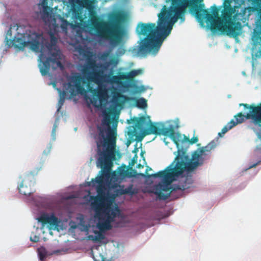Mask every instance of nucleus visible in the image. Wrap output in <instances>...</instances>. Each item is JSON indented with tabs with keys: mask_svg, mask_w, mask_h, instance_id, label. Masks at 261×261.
Here are the masks:
<instances>
[{
	"mask_svg": "<svg viewBox=\"0 0 261 261\" xmlns=\"http://www.w3.org/2000/svg\"><path fill=\"white\" fill-rule=\"evenodd\" d=\"M129 144H130V143L129 142H127V144H126L127 147H128Z\"/></svg>",
	"mask_w": 261,
	"mask_h": 261,
	"instance_id": "31",
	"label": "nucleus"
},
{
	"mask_svg": "<svg viewBox=\"0 0 261 261\" xmlns=\"http://www.w3.org/2000/svg\"><path fill=\"white\" fill-rule=\"evenodd\" d=\"M178 188L179 189H186V186H182V188L181 187H179Z\"/></svg>",
	"mask_w": 261,
	"mask_h": 261,
	"instance_id": "29",
	"label": "nucleus"
},
{
	"mask_svg": "<svg viewBox=\"0 0 261 261\" xmlns=\"http://www.w3.org/2000/svg\"><path fill=\"white\" fill-rule=\"evenodd\" d=\"M129 17L128 12L113 9L108 14V25L93 16L79 26L75 35L77 41L83 44L88 41L102 45L107 40L111 48L118 46L115 54L110 50L99 53L98 63L95 61V55L91 48L81 44L75 47L78 55L85 61L83 71L90 69L87 79L97 85L96 94L91 97L92 102L100 108L103 106L106 108L108 105V114L114 113L118 118L117 113L130 100L129 97L121 93L128 91L130 82L127 80L141 75L144 72L143 68L127 72L126 68L120 67L116 74L113 75L114 69L119 65L120 58L126 51L124 44L128 36L125 24Z\"/></svg>",
	"mask_w": 261,
	"mask_h": 261,
	"instance_id": "1",
	"label": "nucleus"
},
{
	"mask_svg": "<svg viewBox=\"0 0 261 261\" xmlns=\"http://www.w3.org/2000/svg\"><path fill=\"white\" fill-rule=\"evenodd\" d=\"M166 140H167V138H164V139H163V141L164 142V143L165 144V145H167L168 144L169 142H167L166 141Z\"/></svg>",
	"mask_w": 261,
	"mask_h": 261,
	"instance_id": "26",
	"label": "nucleus"
},
{
	"mask_svg": "<svg viewBox=\"0 0 261 261\" xmlns=\"http://www.w3.org/2000/svg\"><path fill=\"white\" fill-rule=\"evenodd\" d=\"M59 125V118H57L55 121L51 133V139L50 140L52 142H54L56 139V130Z\"/></svg>",
	"mask_w": 261,
	"mask_h": 261,
	"instance_id": "15",
	"label": "nucleus"
},
{
	"mask_svg": "<svg viewBox=\"0 0 261 261\" xmlns=\"http://www.w3.org/2000/svg\"><path fill=\"white\" fill-rule=\"evenodd\" d=\"M35 219L36 222L30 237L32 242L36 243L39 242L41 238L45 239L42 235L47 232L52 236V230L59 231L63 229L62 222L54 212H40L36 214Z\"/></svg>",
	"mask_w": 261,
	"mask_h": 261,
	"instance_id": "7",
	"label": "nucleus"
},
{
	"mask_svg": "<svg viewBox=\"0 0 261 261\" xmlns=\"http://www.w3.org/2000/svg\"><path fill=\"white\" fill-rule=\"evenodd\" d=\"M38 5L41 19L48 30L50 44H45L42 36L34 32L29 25L11 24L6 31L3 54L10 47L19 50L28 47L40 53L38 67L42 76L49 75L52 69H63L64 57L56 43L61 35H67L69 27L74 33L83 24L81 13L86 8L90 15L95 13L97 0H40Z\"/></svg>",
	"mask_w": 261,
	"mask_h": 261,
	"instance_id": "3",
	"label": "nucleus"
},
{
	"mask_svg": "<svg viewBox=\"0 0 261 261\" xmlns=\"http://www.w3.org/2000/svg\"><path fill=\"white\" fill-rule=\"evenodd\" d=\"M132 121L133 125L127 128L126 136L128 139L134 141L143 135L161 134L170 138L177 148V152H174L175 158L173 161L164 170L147 176L143 173L140 174L142 177L160 179V182L153 188L154 193L159 199L168 198L174 189L172 182L186 177L201 166L211 151L219 144L218 139L213 140L206 146L193 151L191 155H189L179 148L178 142L181 141V136L175 132L180 127L179 118L152 123L149 116L145 112L144 115L140 114L138 117L134 118Z\"/></svg>",
	"mask_w": 261,
	"mask_h": 261,
	"instance_id": "5",
	"label": "nucleus"
},
{
	"mask_svg": "<svg viewBox=\"0 0 261 261\" xmlns=\"http://www.w3.org/2000/svg\"><path fill=\"white\" fill-rule=\"evenodd\" d=\"M17 184V189L19 194L26 197L30 196L34 191L33 187L35 184V180L32 175L21 176L19 178Z\"/></svg>",
	"mask_w": 261,
	"mask_h": 261,
	"instance_id": "9",
	"label": "nucleus"
},
{
	"mask_svg": "<svg viewBox=\"0 0 261 261\" xmlns=\"http://www.w3.org/2000/svg\"><path fill=\"white\" fill-rule=\"evenodd\" d=\"M135 93H141L147 90V87L141 84V81H137L130 84V87Z\"/></svg>",
	"mask_w": 261,
	"mask_h": 261,
	"instance_id": "11",
	"label": "nucleus"
},
{
	"mask_svg": "<svg viewBox=\"0 0 261 261\" xmlns=\"http://www.w3.org/2000/svg\"><path fill=\"white\" fill-rule=\"evenodd\" d=\"M240 106H243L245 108H247L248 111L245 113L244 115L242 113H239L235 115L234 118L237 124L242 123L244 120V117L247 119H250L255 125L260 126L261 124V103L259 106L252 105L249 106L247 104L241 103Z\"/></svg>",
	"mask_w": 261,
	"mask_h": 261,
	"instance_id": "8",
	"label": "nucleus"
},
{
	"mask_svg": "<svg viewBox=\"0 0 261 261\" xmlns=\"http://www.w3.org/2000/svg\"><path fill=\"white\" fill-rule=\"evenodd\" d=\"M258 163H259V162H256L255 163L250 164L247 167L243 168L242 169L243 171L245 172V171H247V170H248V169H250L251 168L255 167L258 164Z\"/></svg>",
	"mask_w": 261,
	"mask_h": 261,
	"instance_id": "19",
	"label": "nucleus"
},
{
	"mask_svg": "<svg viewBox=\"0 0 261 261\" xmlns=\"http://www.w3.org/2000/svg\"><path fill=\"white\" fill-rule=\"evenodd\" d=\"M133 66H134V63H129V67H132Z\"/></svg>",
	"mask_w": 261,
	"mask_h": 261,
	"instance_id": "28",
	"label": "nucleus"
},
{
	"mask_svg": "<svg viewBox=\"0 0 261 261\" xmlns=\"http://www.w3.org/2000/svg\"><path fill=\"white\" fill-rule=\"evenodd\" d=\"M136 104L138 108L142 110H145L147 107V100L143 97L137 99Z\"/></svg>",
	"mask_w": 261,
	"mask_h": 261,
	"instance_id": "12",
	"label": "nucleus"
},
{
	"mask_svg": "<svg viewBox=\"0 0 261 261\" xmlns=\"http://www.w3.org/2000/svg\"><path fill=\"white\" fill-rule=\"evenodd\" d=\"M110 119L105 117L101 127L100 136L96 140L98 158L97 166L101 168L97 176L90 181L85 183V186L95 188L97 195L92 196L90 191L84 197L87 204H90L94 213L92 218L86 223L83 215L76 217L77 224L70 223L72 228H78L85 232L87 240L94 242H101L105 239V233L113 227H124L129 226L130 220L121 213L115 198L119 195L136 193L132 185L127 188L119 184L128 175L124 168L119 167L117 171L111 172V168L115 156L120 158L119 151L116 150L117 121L112 120V127L109 123Z\"/></svg>",
	"mask_w": 261,
	"mask_h": 261,
	"instance_id": "2",
	"label": "nucleus"
},
{
	"mask_svg": "<svg viewBox=\"0 0 261 261\" xmlns=\"http://www.w3.org/2000/svg\"><path fill=\"white\" fill-rule=\"evenodd\" d=\"M69 198H73V196H70Z\"/></svg>",
	"mask_w": 261,
	"mask_h": 261,
	"instance_id": "32",
	"label": "nucleus"
},
{
	"mask_svg": "<svg viewBox=\"0 0 261 261\" xmlns=\"http://www.w3.org/2000/svg\"><path fill=\"white\" fill-rule=\"evenodd\" d=\"M229 130V128H228V127L225 125L221 129V132H219L218 133V136L220 137H222L223 136V135L227 132Z\"/></svg>",
	"mask_w": 261,
	"mask_h": 261,
	"instance_id": "18",
	"label": "nucleus"
},
{
	"mask_svg": "<svg viewBox=\"0 0 261 261\" xmlns=\"http://www.w3.org/2000/svg\"><path fill=\"white\" fill-rule=\"evenodd\" d=\"M52 85H53V87H54L55 88H56V83H52Z\"/></svg>",
	"mask_w": 261,
	"mask_h": 261,
	"instance_id": "30",
	"label": "nucleus"
},
{
	"mask_svg": "<svg viewBox=\"0 0 261 261\" xmlns=\"http://www.w3.org/2000/svg\"><path fill=\"white\" fill-rule=\"evenodd\" d=\"M51 149V145L50 143L47 145L46 148L43 151V153L46 155L48 154L50 152Z\"/></svg>",
	"mask_w": 261,
	"mask_h": 261,
	"instance_id": "21",
	"label": "nucleus"
},
{
	"mask_svg": "<svg viewBox=\"0 0 261 261\" xmlns=\"http://www.w3.org/2000/svg\"><path fill=\"white\" fill-rule=\"evenodd\" d=\"M237 124V122H236L234 119H231L229 122H228L226 126L228 127V128L231 129L233 127L236 126Z\"/></svg>",
	"mask_w": 261,
	"mask_h": 261,
	"instance_id": "17",
	"label": "nucleus"
},
{
	"mask_svg": "<svg viewBox=\"0 0 261 261\" xmlns=\"http://www.w3.org/2000/svg\"><path fill=\"white\" fill-rule=\"evenodd\" d=\"M84 66L85 64L81 66V69L79 68L82 74L73 73L68 77V83L64 85V90L63 91H62L59 88H56L59 94V99L57 106V112H59L63 105L65 101V96L66 94L69 93L71 97L78 95L84 96L88 103L91 104L97 109L103 111V118L101 123L100 125L97 126L98 135L95 136V140L96 142V140L99 138L100 136L99 127H101L105 117H107L110 119L109 124L111 127H112V120L113 118H115V120L117 121V125L118 124V118L116 116L111 117L109 114H108L105 106H103L100 108L94 106L92 102L91 97L95 96L96 94L95 90H97V87L93 89L90 87V82H92L91 80L87 79L88 74L90 72V69H86L85 72H83V70L84 68Z\"/></svg>",
	"mask_w": 261,
	"mask_h": 261,
	"instance_id": "6",
	"label": "nucleus"
},
{
	"mask_svg": "<svg viewBox=\"0 0 261 261\" xmlns=\"http://www.w3.org/2000/svg\"><path fill=\"white\" fill-rule=\"evenodd\" d=\"M114 246L118 249V251H122L123 249V245L119 242H115L113 243Z\"/></svg>",
	"mask_w": 261,
	"mask_h": 261,
	"instance_id": "16",
	"label": "nucleus"
},
{
	"mask_svg": "<svg viewBox=\"0 0 261 261\" xmlns=\"http://www.w3.org/2000/svg\"><path fill=\"white\" fill-rule=\"evenodd\" d=\"M56 252H57V251H54V252H53V253H56Z\"/></svg>",
	"mask_w": 261,
	"mask_h": 261,
	"instance_id": "33",
	"label": "nucleus"
},
{
	"mask_svg": "<svg viewBox=\"0 0 261 261\" xmlns=\"http://www.w3.org/2000/svg\"><path fill=\"white\" fill-rule=\"evenodd\" d=\"M151 170V169L150 168H149V167L147 166L146 169V172H147L148 171Z\"/></svg>",
	"mask_w": 261,
	"mask_h": 261,
	"instance_id": "27",
	"label": "nucleus"
},
{
	"mask_svg": "<svg viewBox=\"0 0 261 261\" xmlns=\"http://www.w3.org/2000/svg\"><path fill=\"white\" fill-rule=\"evenodd\" d=\"M51 149V145L50 143L47 145L46 148L43 151V153L46 155L48 154L50 152Z\"/></svg>",
	"mask_w": 261,
	"mask_h": 261,
	"instance_id": "20",
	"label": "nucleus"
},
{
	"mask_svg": "<svg viewBox=\"0 0 261 261\" xmlns=\"http://www.w3.org/2000/svg\"><path fill=\"white\" fill-rule=\"evenodd\" d=\"M39 261H44V260H39Z\"/></svg>",
	"mask_w": 261,
	"mask_h": 261,
	"instance_id": "34",
	"label": "nucleus"
},
{
	"mask_svg": "<svg viewBox=\"0 0 261 261\" xmlns=\"http://www.w3.org/2000/svg\"><path fill=\"white\" fill-rule=\"evenodd\" d=\"M143 164H138V166H137V167L138 168H140L141 167H143L144 166V164H146V162H145V161L144 159H143Z\"/></svg>",
	"mask_w": 261,
	"mask_h": 261,
	"instance_id": "25",
	"label": "nucleus"
},
{
	"mask_svg": "<svg viewBox=\"0 0 261 261\" xmlns=\"http://www.w3.org/2000/svg\"><path fill=\"white\" fill-rule=\"evenodd\" d=\"M51 149V145L50 143L47 145L46 148L43 151V153L46 155L48 154L50 152Z\"/></svg>",
	"mask_w": 261,
	"mask_h": 261,
	"instance_id": "22",
	"label": "nucleus"
},
{
	"mask_svg": "<svg viewBox=\"0 0 261 261\" xmlns=\"http://www.w3.org/2000/svg\"><path fill=\"white\" fill-rule=\"evenodd\" d=\"M37 252L39 260H44L47 255V252L45 248L41 247L38 248Z\"/></svg>",
	"mask_w": 261,
	"mask_h": 261,
	"instance_id": "13",
	"label": "nucleus"
},
{
	"mask_svg": "<svg viewBox=\"0 0 261 261\" xmlns=\"http://www.w3.org/2000/svg\"><path fill=\"white\" fill-rule=\"evenodd\" d=\"M100 249H102L101 246L96 247L92 249V257L94 261H109L101 253L99 252Z\"/></svg>",
	"mask_w": 261,
	"mask_h": 261,
	"instance_id": "10",
	"label": "nucleus"
},
{
	"mask_svg": "<svg viewBox=\"0 0 261 261\" xmlns=\"http://www.w3.org/2000/svg\"><path fill=\"white\" fill-rule=\"evenodd\" d=\"M158 14L157 25L154 23L139 22L136 31L140 38L139 45L129 49L134 57H145L147 55L156 56L166 37L170 34L173 26L178 20L182 23L185 20V10L193 7L189 11L195 17L201 27L210 30H222L228 34L240 33L241 25L238 23L233 28L231 17L234 20H242L245 15L237 14L232 9L243 3V0H165Z\"/></svg>",
	"mask_w": 261,
	"mask_h": 261,
	"instance_id": "4",
	"label": "nucleus"
},
{
	"mask_svg": "<svg viewBox=\"0 0 261 261\" xmlns=\"http://www.w3.org/2000/svg\"><path fill=\"white\" fill-rule=\"evenodd\" d=\"M187 139L188 140V141H189V142L191 144L196 143H197L198 141V137H195V136H194L193 137H192L191 139V140H190L188 139Z\"/></svg>",
	"mask_w": 261,
	"mask_h": 261,
	"instance_id": "23",
	"label": "nucleus"
},
{
	"mask_svg": "<svg viewBox=\"0 0 261 261\" xmlns=\"http://www.w3.org/2000/svg\"><path fill=\"white\" fill-rule=\"evenodd\" d=\"M43 199L42 198L37 196L31 197V199H28L27 200V202L31 203L33 204H35L38 206H42V204L41 203L42 202Z\"/></svg>",
	"mask_w": 261,
	"mask_h": 261,
	"instance_id": "14",
	"label": "nucleus"
},
{
	"mask_svg": "<svg viewBox=\"0 0 261 261\" xmlns=\"http://www.w3.org/2000/svg\"><path fill=\"white\" fill-rule=\"evenodd\" d=\"M137 155L135 154V156L132 159L131 163H129V165L134 166V164H135V163L137 162Z\"/></svg>",
	"mask_w": 261,
	"mask_h": 261,
	"instance_id": "24",
	"label": "nucleus"
}]
</instances>
